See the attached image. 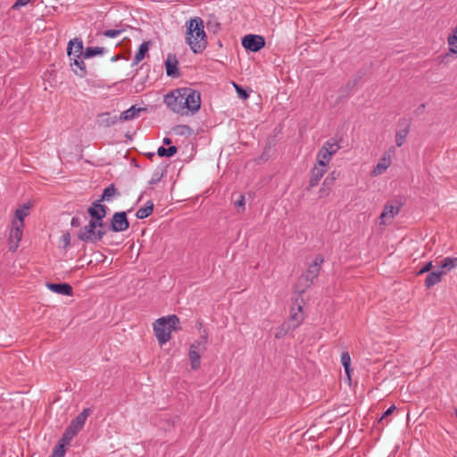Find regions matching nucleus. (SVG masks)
Here are the masks:
<instances>
[{
    "mask_svg": "<svg viewBox=\"0 0 457 457\" xmlns=\"http://www.w3.org/2000/svg\"><path fill=\"white\" fill-rule=\"evenodd\" d=\"M161 179V176H159V174H154L152 179H150L149 181V184L151 185H154L156 184L158 181H160Z\"/></svg>",
    "mask_w": 457,
    "mask_h": 457,
    "instance_id": "nucleus-50",
    "label": "nucleus"
},
{
    "mask_svg": "<svg viewBox=\"0 0 457 457\" xmlns=\"http://www.w3.org/2000/svg\"><path fill=\"white\" fill-rule=\"evenodd\" d=\"M72 436H71V434L68 432V431H64V433L62 434V438L59 440V442L68 445L71 441L72 440Z\"/></svg>",
    "mask_w": 457,
    "mask_h": 457,
    "instance_id": "nucleus-43",
    "label": "nucleus"
},
{
    "mask_svg": "<svg viewBox=\"0 0 457 457\" xmlns=\"http://www.w3.org/2000/svg\"><path fill=\"white\" fill-rule=\"evenodd\" d=\"M105 52V49L104 47L96 46L91 47L88 46L84 50L83 57L84 58H92L98 54H103Z\"/></svg>",
    "mask_w": 457,
    "mask_h": 457,
    "instance_id": "nucleus-31",
    "label": "nucleus"
},
{
    "mask_svg": "<svg viewBox=\"0 0 457 457\" xmlns=\"http://www.w3.org/2000/svg\"><path fill=\"white\" fill-rule=\"evenodd\" d=\"M457 267V257H445L440 262V268L445 274Z\"/></svg>",
    "mask_w": 457,
    "mask_h": 457,
    "instance_id": "nucleus-26",
    "label": "nucleus"
},
{
    "mask_svg": "<svg viewBox=\"0 0 457 457\" xmlns=\"http://www.w3.org/2000/svg\"><path fill=\"white\" fill-rule=\"evenodd\" d=\"M153 211L154 203L152 201H148L144 207H141L137 211L136 217L138 220L145 219L153 213Z\"/></svg>",
    "mask_w": 457,
    "mask_h": 457,
    "instance_id": "nucleus-25",
    "label": "nucleus"
},
{
    "mask_svg": "<svg viewBox=\"0 0 457 457\" xmlns=\"http://www.w3.org/2000/svg\"><path fill=\"white\" fill-rule=\"evenodd\" d=\"M108 116H109V112L102 113L99 115V117L102 119L101 124H103L106 127L114 125V123L116 122L115 118L111 119Z\"/></svg>",
    "mask_w": 457,
    "mask_h": 457,
    "instance_id": "nucleus-40",
    "label": "nucleus"
},
{
    "mask_svg": "<svg viewBox=\"0 0 457 457\" xmlns=\"http://www.w3.org/2000/svg\"><path fill=\"white\" fill-rule=\"evenodd\" d=\"M91 410L89 408L84 409L75 419H73L70 426H71L74 430L80 431L85 425L87 418L90 415Z\"/></svg>",
    "mask_w": 457,
    "mask_h": 457,
    "instance_id": "nucleus-16",
    "label": "nucleus"
},
{
    "mask_svg": "<svg viewBox=\"0 0 457 457\" xmlns=\"http://www.w3.org/2000/svg\"><path fill=\"white\" fill-rule=\"evenodd\" d=\"M432 268V262H428L424 265V267L418 272V274H422L425 272H428Z\"/></svg>",
    "mask_w": 457,
    "mask_h": 457,
    "instance_id": "nucleus-46",
    "label": "nucleus"
},
{
    "mask_svg": "<svg viewBox=\"0 0 457 457\" xmlns=\"http://www.w3.org/2000/svg\"><path fill=\"white\" fill-rule=\"evenodd\" d=\"M162 142H163L164 145H169L171 144V139L169 138V137H164Z\"/></svg>",
    "mask_w": 457,
    "mask_h": 457,
    "instance_id": "nucleus-52",
    "label": "nucleus"
},
{
    "mask_svg": "<svg viewBox=\"0 0 457 457\" xmlns=\"http://www.w3.org/2000/svg\"><path fill=\"white\" fill-rule=\"evenodd\" d=\"M22 222L21 221H12V228L9 236V251L15 252L19 247V243L22 237Z\"/></svg>",
    "mask_w": 457,
    "mask_h": 457,
    "instance_id": "nucleus-6",
    "label": "nucleus"
},
{
    "mask_svg": "<svg viewBox=\"0 0 457 457\" xmlns=\"http://www.w3.org/2000/svg\"><path fill=\"white\" fill-rule=\"evenodd\" d=\"M303 299L296 298L293 303V305L290 310V319L287 323H290L291 326L295 329L303 320V307L302 303Z\"/></svg>",
    "mask_w": 457,
    "mask_h": 457,
    "instance_id": "nucleus-9",
    "label": "nucleus"
},
{
    "mask_svg": "<svg viewBox=\"0 0 457 457\" xmlns=\"http://www.w3.org/2000/svg\"><path fill=\"white\" fill-rule=\"evenodd\" d=\"M456 457H457V455H456Z\"/></svg>",
    "mask_w": 457,
    "mask_h": 457,
    "instance_id": "nucleus-57",
    "label": "nucleus"
},
{
    "mask_svg": "<svg viewBox=\"0 0 457 457\" xmlns=\"http://www.w3.org/2000/svg\"><path fill=\"white\" fill-rule=\"evenodd\" d=\"M424 108H425V104H420V105L419 106V109H420V110H423Z\"/></svg>",
    "mask_w": 457,
    "mask_h": 457,
    "instance_id": "nucleus-55",
    "label": "nucleus"
},
{
    "mask_svg": "<svg viewBox=\"0 0 457 457\" xmlns=\"http://www.w3.org/2000/svg\"><path fill=\"white\" fill-rule=\"evenodd\" d=\"M117 188L113 184H111L109 187L104 189L103 195L101 196V200L104 201H111L112 197L119 195Z\"/></svg>",
    "mask_w": 457,
    "mask_h": 457,
    "instance_id": "nucleus-30",
    "label": "nucleus"
},
{
    "mask_svg": "<svg viewBox=\"0 0 457 457\" xmlns=\"http://www.w3.org/2000/svg\"><path fill=\"white\" fill-rule=\"evenodd\" d=\"M409 133V127H406L405 129H401L399 131L396 132V135H395V144L398 147L402 146L404 140H405V137H407Z\"/></svg>",
    "mask_w": 457,
    "mask_h": 457,
    "instance_id": "nucleus-36",
    "label": "nucleus"
},
{
    "mask_svg": "<svg viewBox=\"0 0 457 457\" xmlns=\"http://www.w3.org/2000/svg\"><path fill=\"white\" fill-rule=\"evenodd\" d=\"M321 148H327L328 154L333 155L340 149V146L337 140L332 139L325 142Z\"/></svg>",
    "mask_w": 457,
    "mask_h": 457,
    "instance_id": "nucleus-33",
    "label": "nucleus"
},
{
    "mask_svg": "<svg viewBox=\"0 0 457 457\" xmlns=\"http://www.w3.org/2000/svg\"><path fill=\"white\" fill-rule=\"evenodd\" d=\"M325 172V167L315 165L312 170L309 187L307 189L316 187L319 184L320 179L324 176Z\"/></svg>",
    "mask_w": 457,
    "mask_h": 457,
    "instance_id": "nucleus-18",
    "label": "nucleus"
},
{
    "mask_svg": "<svg viewBox=\"0 0 457 457\" xmlns=\"http://www.w3.org/2000/svg\"><path fill=\"white\" fill-rule=\"evenodd\" d=\"M400 211V206H395L390 204H386L384 207L382 213L380 214V220L382 224L386 223V219H393L395 215L398 214Z\"/></svg>",
    "mask_w": 457,
    "mask_h": 457,
    "instance_id": "nucleus-19",
    "label": "nucleus"
},
{
    "mask_svg": "<svg viewBox=\"0 0 457 457\" xmlns=\"http://www.w3.org/2000/svg\"><path fill=\"white\" fill-rule=\"evenodd\" d=\"M234 86L236 87V90H237V93L238 95V96L241 98V99H246L248 98L249 95L246 93V91L242 88L240 86L237 85L234 83Z\"/></svg>",
    "mask_w": 457,
    "mask_h": 457,
    "instance_id": "nucleus-42",
    "label": "nucleus"
},
{
    "mask_svg": "<svg viewBox=\"0 0 457 457\" xmlns=\"http://www.w3.org/2000/svg\"><path fill=\"white\" fill-rule=\"evenodd\" d=\"M447 42L450 52L457 54V35H449Z\"/></svg>",
    "mask_w": 457,
    "mask_h": 457,
    "instance_id": "nucleus-39",
    "label": "nucleus"
},
{
    "mask_svg": "<svg viewBox=\"0 0 457 457\" xmlns=\"http://www.w3.org/2000/svg\"><path fill=\"white\" fill-rule=\"evenodd\" d=\"M129 222L126 212H115L112 218L110 229L113 232H122L129 228Z\"/></svg>",
    "mask_w": 457,
    "mask_h": 457,
    "instance_id": "nucleus-8",
    "label": "nucleus"
},
{
    "mask_svg": "<svg viewBox=\"0 0 457 457\" xmlns=\"http://www.w3.org/2000/svg\"><path fill=\"white\" fill-rule=\"evenodd\" d=\"M455 414H456V417H457V409L455 410Z\"/></svg>",
    "mask_w": 457,
    "mask_h": 457,
    "instance_id": "nucleus-56",
    "label": "nucleus"
},
{
    "mask_svg": "<svg viewBox=\"0 0 457 457\" xmlns=\"http://www.w3.org/2000/svg\"><path fill=\"white\" fill-rule=\"evenodd\" d=\"M332 155L328 154L327 148H320L317 154V162L318 165L321 167H326L329 162Z\"/></svg>",
    "mask_w": 457,
    "mask_h": 457,
    "instance_id": "nucleus-28",
    "label": "nucleus"
},
{
    "mask_svg": "<svg viewBox=\"0 0 457 457\" xmlns=\"http://www.w3.org/2000/svg\"><path fill=\"white\" fill-rule=\"evenodd\" d=\"M206 27H207L208 31L212 32L214 34L217 33L218 31H220L221 29V25H220V21L214 15L209 16V19L206 22Z\"/></svg>",
    "mask_w": 457,
    "mask_h": 457,
    "instance_id": "nucleus-29",
    "label": "nucleus"
},
{
    "mask_svg": "<svg viewBox=\"0 0 457 457\" xmlns=\"http://www.w3.org/2000/svg\"><path fill=\"white\" fill-rule=\"evenodd\" d=\"M242 46L249 51L258 52L265 46L262 36L249 34L242 38Z\"/></svg>",
    "mask_w": 457,
    "mask_h": 457,
    "instance_id": "nucleus-7",
    "label": "nucleus"
},
{
    "mask_svg": "<svg viewBox=\"0 0 457 457\" xmlns=\"http://www.w3.org/2000/svg\"><path fill=\"white\" fill-rule=\"evenodd\" d=\"M207 341L208 337L206 331L204 330L200 337L190 345L188 356L190 359L191 368L194 370H196L200 368V358L202 353H204L206 350Z\"/></svg>",
    "mask_w": 457,
    "mask_h": 457,
    "instance_id": "nucleus-5",
    "label": "nucleus"
},
{
    "mask_svg": "<svg viewBox=\"0 0 457 457\" xmlns=\"http://www.w3.org/2000/svg\"><path fill=\"white\" fill-rule=\"evenodd\" d=\"M29 2H30V0H16V2L14 3V4L12 5V8H13V9H17V8L21 7V6H25V5H26V4H28Z\"/></svg>",
    "mask_w": 457,
    "mask_h": 457,
    "instance_id": "nucleus-45",
    "label": "nucleus"
},
{
    "mask_svg": "<svg viewBox=\"0 0 457 457\" xmlns=\"http://www.w3.org/2000/svg\"><path fill=\"white\" fill-rule=\"evenodd\" d=\"M123 32L122 29H106L103 32V35L106 37H116Z\"/></svg>",
    "mask_w": 457,
    "mask_h": 457,
    "instance_id": "nucleus-41",
    "label": "nucleus"
},
{
    "mask_svg": "<svg viewBox=\"0 0 457 457\" xmlns=\"http://www.w3.org/2000/svg\"><path fill=\"white\" fill-rule=\"evenodd\" d=\"M66 445L58 442V445L53 450L50 457H64Z\"/></svg>",
    "mask_w": 457,
    "mask_h": 457,
    "instance_id": "nucleus-37",
    "label": "nucleus"
},
{
    "mask_svg": "<svg viewBox=\"0 0 457 457\" xmlns=\"http://www.w3.org/2000/svg\"><path fill=\"white\" fill-rule=\"evenodd\" d=\"M185 39L194 54H202L205 50L208 41L202 18L195 16L186 21Z\"/></svg>",
    "mask_w": 457,
    "mask_h": 457,
    "instance_id": "nucleus-2",
    "label": "nucleus"
},
{
    "mask_svg": "<svg viewBox=\"0 0 457 457\" xmlns=\"http://www.w3.org/2000/svg\"><path fill=\"white\" fill-rule=\"evenodd\" d=\"M179 319L175 314L162 317L154 323V331L160 345H164L170 339V333L177 329Z\"/></svg>",
    "mask_w": 457,
    "mask_h": 457,
    "instance_id": "nucleus-3",
    "label": "nucleus"
},
{
    "mask_svg": "<svg viewBox=\"0 0 457 457\" xmlns=\"http://www.w3.org/2000/svg\"><path fill=\"white\" fill-rule=\"evenodd\" d=\"M391 164V158L389 154H385L378 161V164L371 171L372 176H378L384 173Z\"/></svg>",
    "mask_w": 457,
    "mask_h": 457,
    "instance_id": "nucleus-17",
    "label": "nucleus"
},
{
    "mask_svg": "<svg viewBox=\"0 0 457 457\" xmlns=\"http://www.w3.org/2000/svg\"><path fill=\"white\" fill-rule=\"evenodd\" d=\"M103 227V220L91 219L87 225L79 229L78 237L86 243H96L102 240L106 233Z\"/></svg>",
    "mask_w": 457,
    "mask_h": 457,
    "instance_id": "nucleus-4",
    "label": "nucleus"
},
{
    "mask_svg": "<svg viewBox=\"0 0 457 457\" xmlns=\"http://www.w3.org/2000/svg\"><path fill=\"white\" fill-rule=\"evenodd\" d=\"M145 111L146 108L137 107L136 105H132L130 108L121 112V114L120 115V120L123 121L133 120L136 117H137L140 112Z\"/></svg>",
    "mask_w": 457,
    "mask_h": 457,
    "instance_id": "nucleus-20",
    "label": "nucleus"
},
{
    "mask_svg": "<svg viewBox=\"0 0 457 457\" xmlns=\"http://www.w3.org/2000/svg\"><path fill=\"white\" fill-rule=\"evenodd\" d=\"M324 263V257L322 254H317L312 263H311L305 274L310 277L312 280L318 278L321 266Z\"/></svg>",
    "mask_w": 457,
    "mask_h": 457,
    "instance_id": "nucleus-13",
    "label": "nucleus"
},
{
    "mask_svg": "<svg viewBox=\"0 0 457 457\" xmlns=\"http://www.w3.org/2000/svg\"><path fill=\"white\" fill-rule=\"evenodd\" d=\"M71 60V66H76L79 69V71L78 72L77 70L73 69L74 72L79 75V77H84L87 74L86 65L83 60L81 59V56H71L70 58Z\"/></svg>",
    "mask_w": 457,
    "mask_h": 457,
    "instance_id": "nucleus-23",
    "label": "nucleus"
},
{
    "mask_svg": "<svg viewBox=\"0 0 457 457\" xmlns=\"http://www.w3.org/2000/svg\"><path fill=\"white\" fill-rule=\"evenodd\" d=\"M164 104L180 115L195 114L201 107L200 93L191 87H179L164 96Z\"/></svg>",
    "mask_w": 457,
    "mask_h": 457,
    "instance_id": "nucleus-1",
    "label": "nucleus"
},
{
    "mask_svg": "<svg viewBox=\"0 0 457 457\" xmlns=\"http://www.w3.org/2000/svg\"><path fill=\"white\" fill-rule=\"evenodd\" d=\"M450 35H457V26L455 27V29L453 30V32Z\"/></svg>",
    "mask_w": 457,
    "mask_h": 457,
    "instance_id": "nucleus-53",
    "label": "nucleus"
},
{
    "mask_svg": "<svg viewBox=\"0 0 457 457\" xmlns=\"http://www.w3.org/2000/svg\"><path fill=\"white\" fill-rule=\"evenodd\" d=\"M62 242L64 244V247H67L71 243V237L70 234L67 232L62 235Z\"/></svg>",
    "mask_w": 457,
    "mask_h": 457,
    "instance_id": "nucleus-47",
    "label": "nucleus"
},
{
    "mask_svg": "<svg viewBox=\"0 0 457 457\" xmlns=\"http://www.w3.org/2000/svg\"><path fill=\"white\" fill-rule=\"evenodd\" d=\"M65 430L68 431L72 437L77 436L78 433H79V431L74 430V428L71 426H70V425L67 427V428Z\"/></svg>",
    "mask_w": 457,
    "mask_h": 457,
    "instance_id": "nucleus-51",
    "label": "nucleus"
},
{
    "mask_svg": "<svg viewBox=\"0 0 457 457\" xmlns=\"http://www.w3.org/2000/svg\"><path fill=\"white\" fill-rule=\"evenodd\" d=\"M395 410V406L392 405L390 406L381 416V418L378 420V423H381L383 420L386 419L388 416H390L393 411Z\"/></svg>",
    "mask_w": 457,
    "mask_h": 457,
    "instance_id": "nucleus-44",
    "label": "nucleus"
},
{
    "mask_svg": "<svg viewBox=\"0 0 457 457\" xmlns=\"http://www.w3.org/2000/svg\"><path fill=\"white\" fill-rule=\"evenodd\" d=\"M235 205L238 207H244L245 205V196L240 195L239 199L235 202Z\"/></svg>",
    "mask_w": 457,
    "mask_h": 457,
    "instance_id": "nucleus-49",
    "label": "nucleus"
},
{
    "mask_svg": "<svg viewBox=\"0 0 457 457\" xmlns=\"http://www.w3.org/2000/svg\"><path fill=\"white\" fill-rule=\"evenodd\" d=\"M28 209H29V206H27L26 204L23 205L22 208H18L16 211H15V220L13 221H21L22 222V226L24 227V219L25 217L28 216Z\"/></svg>",
    "mask_w": 457,
    "mask_h": 457,
    "instance_id": "nucleus-35",
    "label": "nucleus"
},
{
    "mask_svg": "<svg viewBox=\"0 0 457 457\" xmlns=\"http://www.w3.org/2000/svg\"><path fill=\"white\" fill-rule=\"evenodd\" d=\"M295 328L291 326L290 323L285 322L279 328H277L275 333L276 338H281L286 336L290 330H294Z\"/></svg>",
    "mask_w": 457,
    "mask_h": 457,
    "instance_id": "nucleus-34",
    "label": "nucleus"
},
{
    "mask_svg": "<svg viewBox=\"0 0 457 457\" xmlns=\"http://www.w3.org/2000/svg\"><path fill=\"white\" fill-rule=\"evenodd\" d=\"M444 274L445 272L441 270L429 272L425 279L426 287L430 288L433 286L438 284L442 280V276Z\"/></svg>",
    "mask_w": 457,
    "mask_h": 457,
    "instance_id": "nucleus-21",
    "label": "nucleus"
},
{
    "mask_svg": "<svg viewBox=\"0 0 457 457\" xmlns=\"http://www.w3.org/2000/svg\"><path fill=\"white\" fill-rule=\"evenodd\" d=\"M339 176H340V172L337 171V170H333L327 176V178L324 179L322 186L319 191L320 198L326 197L330 194L331 189L334 186V183L339 178Z\"/></svg>",
    "mask_w": 457,
    "mask_h": 457,
    "instance_id": "nucleus-10",
    "label": "nucleus"
},
{
    "mask_svg": "<svg viewBox=\"0 0 457 457\" xmlns=\"http://www.w3.org/2000/svg\"><path fill=\"white\" fill-rule=\"evenodd\" d=\"M71 226H72V227H76V228H77V227H79V226H80V224H81L80 218H79V217H73V218L71 219Z\"/></svg>",
    "mask_w": 457,
    "mask_h": 457,
    "instance_id": "nucleus-48",
    "label": "nucleus"
},
{
    "mask_svg": "<svg viewBox=\"0 0 457 457\" xmlns=\"http://www.w3.org/2000/svg\"><path fill=\"white\" fill-rule=\"evenodd\" d=\"M341 363L343 367L345 368V374L347 376V378L351 380V356L348 352H343L341 353Z\"/></svg>",
    "mask_w": 457,
    "mask_h": 457,
    "instance_id": "nucleus-27",
    "label": "nucleus"
},
{
    "mask_svg": "<svg viewBox=\"0 0 457 457\" xmlns=\"http://www.w3.org/2000/svg\"><path fill=\"white\" fill-rule=\"evenodd\" d=\"M173 129L178 135L189 136L192 133V129L188 125H178Z\"/></svg>",
    "mask_w": 457,
    "mask_h": 457,
    "instance_id": "nucleus-38",
    "label": "nucleus"
},
{
    "mask_svg": "<svg viewBox=\"0 0 457 457\" xmlns=\"http://www.w3.org/2000/svg\"><path fill=\"white\" fill-rule=\"evenodd\" d=\"M148 50H149V42H143L139 46L137 52L136 53L134 58H133L132 65L138 64L145 58Z\"/></svg>",
    "mask_w": 457,
    "mask_h": 457,
    "instance_id": "nucleus-24",
    "label": "nucleus"
},
{
    "mask_svg": "<svg viewBox=\"0 0 457 457\" xmlns=\"http://www.w3.org/2000/svg\"><path fill=\"white\" fill-rule=\"evenodd\" d=\"M103 201L104 200H101L100 198L94 202L88 208L87 212L92 219L103 220V219L106 216L107 207L104 204H101V202Z\"/></svg>",
    "mask_w": 457,
    "mask_h": 457,
    "instance_id": "nucleus-11",
    "label": "nucleus"
},
{
    "mask_svg": "<svg viewBox=\"0 0 457 457\" xmlns=\"http://www.w3.org/2000/svg\"><path fill=\"white\" fill-rule=\"evenodd\" d=\"M178 148L175 145H171L168 148L160 146L157 150V154L160 157H171L176 154Z\"/></svg>",
    "mask_w": 457,
    "mask_h": 457,
    "instance_id": "nucleus-32",
    "label": "nucleus"
},
{
    "mask_svg": "<svg viewBox=\"0 0 457 457\" xmlns=\"http://www.w3.org/2000/svg\"><path fill=\"white\" fill-rule=\"evenodd\" d=\"M179 62L173 54H169L165 61L166 73L169 77L179 78L180 76L179 68Z\"/></svg>",
    "mask_w": 457,
    "mask_h": 457,
    "instance_id": "nucleus-12",
    "label": "nucleus"
},
{
    "mask_svg": "<svg viewBox=\"0 0 457 457\" xmlns=\"http://www.w3.org/2000/svg\"><path fill=\"white\" fill-rule=\"evenodd\" d=\"M118 59H119V56H118V55H114V56L112 58V61L113 62V61H116V60H118Z\"/></svg>",
    "mask_w": 457,
    "mask_h": 457,
    "instance_id": "nucleus-54",
    "label": "nucleus"
},
{
    "mask_svg": "<svg viewBox=\"0 0 457 457\" xmlns=\"http://www.w3.org/2000/svg\"><path fill=\"white\" fill-rule=\"evenodd\" d=\"M83 42L81 39L74 38L70 40L67 47V54L70 58H71V56H81L83 55Z\"/></svg>",
    "mask_w": 457,
    "mask_h": 457,
    "instance_id": "nucleus-15",
    "label": "nucleus"
},
{
    "mask_svg": "<svg viewBox=\"0 0 457 457\" xmlns=\"http://www.w3.org/2000/svg\"><path fill=\"white\" fill-rule=\"evenodd\" d=\"M46 287L54 293L62 295H72L73 288L68 283H47Z\"/></svg>",
    "mask_w": 457,
    "mask_h": 457,
    "instance_id": "nucleus-14",
    "label": "nucleus"
},
{
    "mask_svg": "<svg viewBox=\"0 0 457 457\" xmlns=\"http://www.w3.org/2000/svg\"><path fill=\"white\" fill-rule=\"evenodd\" d=\"M314 280L308 277L305 273L301 275L296 283V291L301 295L303 294L307 288H309Z\"/></svg>",
    "mask_w": 457,
    "mask_h": 457,
    "instance_id": "nucleus-22",
    "label": "nucleus"
}]
</instances>
